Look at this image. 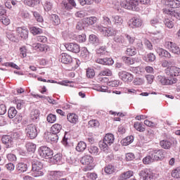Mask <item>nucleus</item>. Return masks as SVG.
Listing matches in <instances>:
<instances>
[{
  "label": "nucleus",
  "mask_w": 180,
  "mask_h": 180,
  "mask_svg": "<svg viewBox=\"0 0 180 180\" xmlns=\"http://www.w3.org/2000/svg\"><path fill=\"white\" fill-rule=\"evenodd\" d=\"M139 4L142 5H150L151 1L150 0H124L120 3V6L129 11H139Z\"/></svg>",
  "instance_id": "obj_1"
},
{
  "label": "nucleus",
  "mask_w": 180,
  "mask_h": 180,
  "mask_svg": "<svg viewBox=\"0 0 180 180\" xmlns=\"http://www.w3.org/2000/svg\"><path fill=\"white\" fill-rule=\"evenodd\" d=\"M115 142V136L112 134H107L103 140L100 141L98 146L102 151L108 153L109 151V146H112Z\"/></svg>",
  "instance_id": "obj_2"
},
{
  "label": "nucleus",
  "mask_w": 180,
  "mask_h": 180,
  "mask_svg": "<svg viewBox=\"0 0 180 180\" xmlns=\"http://www.w3.org/2000/svg\"><path fill=\"white\" fill-rule=\"evenodd\" d=\"M32 176L34 178H38V176H43L44 173L43 172V163L40 161H34L32 162Z\"/></svg>",
  "instance_id": "obj_3"
},
{
  "label": "nucleus",
  "mask_w": 180,
  "mask_h": 180,
  "mask_svg": "<svg viewBox=\"0 0 180 180\" xmlns=\"http://www.w3.org/2000/svg\"><path fill=\"white\" fill-rule=\"evenodd\" d=\"M81 164L86 165L84 167V171H91L94 169V158L91 155H84L80 160Z\"/></svg>",
  "instance_id": "obj_4"
},
{
  "label": "nucleus",
  "mask_w": 180,
  "mask_h": 180,
  "mask_svg": "<svg viewBox=\"0 0 180 180\" xmlns=\"http://www.w3.org/2000/svg\"><path fill=\"white\" fill-rule=\"evenodd\" d=\"M97 29L99 33H101V34L105 37H112V36H116V30L112 27H103L102 25H99L98 26Z\"/></svg>",
  "instance_id": "obj_5"
},
{
  "label": "nucleus",
  "mask_w": 180,
  "mask_h": 180,
  "mask_svg": "<svg viewBox=\"0 0 180 180\" xmlns=\"http://www.w3.org/2000/svg\"><path fill=\"white\" fill-rule=\"evenodd\" d=\"M156 82H158L161 85H174V84H176L178 79L175 77H165V76L158 75L156 77Z\"/></svg>",
  "instance_id": "obj_6"
},
{
  "label": "nucleus",
  "mask_w": 180,
  "mask_h": 180,
  "mask_svg": "<svg viewBox=\"0 0 180 180\" xmlns=\"http://www.w3.org/2000/svg\"><path fill=\"white\" fill-rule=\"evenodd\" d=\"M38 154L41 158L49 160L53 157V150L50 148L44 146L38 149Z\"/></svg>",
  "instance_id": "obj_7"
},
{
  "label": "nucleus",
  "mask_w": 180,
  "mask_h": 180,
  "mask_svg": "<svg viewBox=\"0 0 180 180\" xmlns=\"http://www.w3.org/2000/svg\"><path fill=\"white\" fill-rule=\"evenodd\" d=\"M149 154L152 155L154 161H161L163 158H165L167 152H165V150L163 149H155L150 150Z\"/></svg>",
  "instance_id": "obj_8"
},
{
  "label": "nucleus",
  "mask_w": 180,
  "mask_h": 180,
  "mask_svg": "<svg viewBox=\"0 0 180 180\" xmlns=\"http://www.w3.org/2000/svg\"><path fill=\"white\" fill-rule=\"evenodd\" d=\"M25 133L31 140L36 139L37 137V127L33 124H30L25 128Z\"/></svg>",
  "instance_id": "obj_9"
},
{
  "label": "nucleus",
  "mask_w": 180,
  "mask_h": 180,
  "mask_svg": "<svg viewBox=\"0 0 180 180\" xmlns=\"http://www.w3.org/2000/svg\"><path fill=\"white\" fill-rule=\"evenodd\" d=\"M165 49H167L171 53H173L174 54H180V49L176 44L169 41H165Z\"/></svg>",
  "instance_id": "obj_10"
},
{
  "label": "nucleus",
  "mask_w": 180,
  "mask_h": 180,
  "mask_svg": "<svg viewBox=\"0 0 180 180\" xmlns=\"http://www.w3.org/2000/svg\"><path fill=\"white\" fill-rule=\"evenodd\" d=\"M166 74L169 77V78H176L180 75V68L176 66H171L166 69Z\"/></svg>",
  "instance_id": "obj_11"
},
{
  "label": "nucleus",
  "mask_w": 180,
  "mask_h": 180,
  "mask_svg": "<svg viewBox=\"0 0 180 180\" xmlns=\"http://www.w3.org/2000/svg\"><path fill=\"white\" fill-rule=\"evenodd\" d=\"M163 12L165 15H169L172 18H176L180 20V11L174 8H164Z\"/></svg>",
  "instance_id": "obj_12"
},
{
  "label": "nucleus",
  "mask_w": 180,
  "mask_h": 180,
  "mask_svg": "<svg viewBox=\"0 0 180 180\" xmlns=\"http://www.w3.org/2000/svg\"><path fill=\"white\" fill-rule=\"evenodd\" d=\"M162 4L166 6H169L171 8L170 9L180 8L179 0H162Z\"/></svg>",
  "instance_id": "obj_13"
},
{
  "label": "nucleus",
  "mask_w": 180,
  "mask_h": 180,
  "mask_svg": "<svg viewBox=\"0 0 180 180\" xmlns=\"http://www.w3.org/2000/svg\"><path fill=\"white\" fill-rule=\"evenodd\" d=\"M120 79L124 81V82H131L134 79V76L131 73H129L126 71L120 72L118 74Z\"/></svg>",
  "instance_id": "obj_14"
},
{
  "label": "nucleus",
  "mask_w": 180,
  "mask_h": 180,
  "mask_svg": "<svg viewBox=\"0 0 180 180\" xmlns=\"http://www.w3.org/2000/svg\"><path fill=\"white\" fill-rule=\"evenodd\" d=\"M68 63L70 70H77L79 67V64H81L79 60L72 58L71 56H69Z\"/></svg>",
  "instance_id": "obj_15"
},
{
  "label": "nucleus",
  "mask_w": 180,
  "mask_h": 180,
  "mask_svg": "<svg viewBox=\"0 0 180 180\" xmlns=\"http://www.w3.org/2000/svg\"><path fill=\"white\" fill-rule=\"evenodd\" d=\"M32 47L37 51H40V52H46L50 50V47H49V45L44 44H39V43L33 44Z\"/></svg>",
  "instance_id": "obj_16"
},
{
  "label": "nucleus",
  "mask_w": 180,
  "mask_h": 180,
  "mask_svg": "<svg viewBox=\"0 0 180 180\" xmlns=\"http://www.w3.org/2000/svg\"><path fill=\"white\" fill-rule=\"evenodd\" d=\"M18 36L21 37V39H23L24 40H26L27 37H29V30H27L26 27H18L16 30Z\"/></svg>",
  "instance_id": "obj_17"
},
{
  "label": "nucleus",
  "mask_w": 180,
  "mask_h": 180,
  "mask_svg": "<svg viewBox=\"0 0 180 180\" xmlns=\"http://www.w3.org/2000/svg\"><path fill=\"white\" fill-rule=\"evenodd\" d=\"M139 175L143 179V180H151L153 178H154V176H153L150 171H148L147 169L141 171L139 173Z\"/></svg>",
  "instance_id": "obj_18"
},
{
  "label": "nucleus",
  "mask_w": 180,
  "mask_h": 180,
  "mask_svg": "<svg viewBox=\"0 0 180 180\" xmlns=\"http://www.w3.org/2000/svg\"><path fill=\"white\" fill-rule=\"evenodd\" d=\"M96 63L98 64H102L103 65H112L115 62L111 58H105L96 59Z\"/></svg>",
  "instance_id": "obj_19"
},
{
  "label": "nucleus",
  "mask_w": 180,
  "mask_h": 180,
  "mask_svg": "<svg viewBox=\"0 0 180 180\" xmlns=\"http://www.w3.org/2000/svg\"><path fill=\"white\" fill-rule=\"evenodd\" d=\"M155 51L160 56V57H165L166 58H171V53L168 52L167 50L157 47L155 48Z\"/></svg>",
  "instance_id": "obj_20"
},
{
  "label": "nucleus",
  "mask_w": 180,
  "mask_h": 180,
  "mask_svg": "<svg viewBox=\"0 0 180 180\" xmlns=\"http://www.w3.org/2000/svg\"><path fill=\"white\" fill-rule=\"evenodd\" d=\"M1 141L3 144H5L6 148H11L13 146V141H12V138L9 136H4Z\"/></svg>",
  "instance_id": "obj_21"
},
{
  "label": "nucleus",
  "mask_w": 180,
  "mask_h": 180,
  "mask_svg": "<svg viewBox=\"0 0 180 180\" xmlns=\"http://www.w3.org/2000/svg\"><path fill=\"white\" fill-rule=\"evenodd\" d=\"M111 22L115 26H122L123 25V18L120 15H112Z\"/></svg>",
  "instance_id": "obj_22"
},
{
  "label": "nucleus",
  "mask_w": 180,
  "mask_h": 180,
  "mask_svg": "<svg viewBox=\"0 0 180 180\" xmlns=\"http://www.w3.org/2000/svg\"><path fill=\"white\" fill-rule=\"evenodd\" d=\"M68 51H71L72 53H79L81 51V48L79 45L77 43H70L68 45Z\"/></svg>",
  "instance_id": "obj_23"
},
{
  "label": "nucleus",
  "mask_w": 180,
  "mask_h": 180,
  "mask_svg": "<svg viewBox=\"0 0 180 180\" xmlns=\"http://www.w3.org/2000/svg\"><path fill=\"white\" fill-rule=\"evenodd\" d=\"M46 139L52 143H57V141H58V135L54 132H47Z\"/></svg>",
  "instance_id": "obj_24"
},
{
  "label": "nucleus",
  "mask_w": 180,
  "mask_h": 180,
  "mask_svg": "<svg viewBox=\"0 0 180 180\" xmlns=\"http://www.w3.org/2000/svg\"><path fill=\"white\" fill-rule=\"evenodd\" d=\"M49 175H50L51 179H58V178H61L64 175V173L63 172L60 171H51L49 173Z\"/></svg>",
  "instance_id": "obj_25"
},
{
  "label": "nucleus",
  "mask_w": 180,
  "mask_h": 180,
  "mask_svg": "<svg viewBox=\"0 0 180 180\" xmlns=\"http://www.w3.org/2000/svg\"><path fill=\"white\" fill-rule=\"evenodd\" d=\"M160 146L165 150H169L171 148V146H172V143L168 139H164L160 141Z\"/></svg>",
  "instance_id": "obj_26"
},
{
  "label": "nucleus",
  "mask_w": 180,
  "mask_h": 180,
  "mask_svg": "<svg viewBox=\"0 0 180 180\" xmlns=\"http://www.w3.org/2000/svg\"><path fill=\"white\" fill-rule=\"evenodd\" d=\"M49 19L52 24L54 25V26H58V25H60L61 23V20H60V17L56 14H53L49 16Z\"/></svg>",
  "instance_id": "obj_27"
},
{
  "label": "nucleus",
  "mask_w": 180,
  "mask_h": 180,
  "mask_svg": "<svg viewBox=\"0 0 180 180\" xmlns=\"http://www.w3.org/2000/svg\"><path fill=\"white\" fill-rule=\"evenodd\" d=\"M96 17L85 18L83 19V23L91 26V25H95V23H96Z\"/></svg>",
  "instance_id": "obj_28"
},
{
  "label": "nucleus",
  "mask_w": 180,
  "mask_h": 180,
  "mask_svg": "<svg viewBox=\"0 0 180 180\" xmlns=\"http://www.w3.org/2000/svg\"><path fill=\"white\" fill-rule=\"evenodd\" d=\"M143 60L146 63H153V61H155V55L153 53H150L146 56L143 57Z\"/></svg>",
  "instance_id": "obj_29"
},
{
  "label": "nucleus",
  "mask_w": 180,
  "mask_h": 180,
  "mask_svg": "<svg viewBox=\"0 0 180 180\" xmlns=\"http://www.w3.org/2000/svg\"><path fill=\"white\" fill-rule=\"evenodd\" d=\"M16 169L18 171V172H26L27 171V165L20 162L16 165Z\"/></svg>",
  "instance_id": "obj_30"
},
{
  "label": "nucleus",
  "mask_w": 180,
  "mask_h": 180,
  "mask_svg": "<svg viewBox=\"0 0 180 180\" xmlns=\"http://www.w3.org/2000/svg\"><path fill=\"white\" fill-rule=\"evenodd\" d=\"M25 148L28 153H34L36 151V144L32 142H27L25 144Z\"/></svg>",
  "instance_id": "obj_31"
},
{
  "label": "nucleus",
  "mask_w": 180,
  "mask_h": 180,
  "mask_svg": "<svg viewBox=\"0 0 180 180\" xmlns=\"http://www.w3.org/2000/svg\"><path fill=\"white\" fill-rule=\"evenodd\" d=\"M63 127L60 124H54L51 127V132L54 133L55 134H58L60 131H61V129Z\"/></svg>",
  "instance_id": "obj_32"
},
{
  "label": "nucleus",
  "mask_w": 180,
  "mask_h": 180,
  "mask_svg": "<svg viewBox=\"0 0 180 180\" xmlns=\"http://www.w3.org/2000/svg\"><path fill=\"white\" fill-rule=\"evenodd\" d=\"M134 127L137 130V131L143 132L146 131V128L144 127V125H143V123L136 122L134 124Z\"/></svg>",
  "instance_id": "obj_33"
},
{
  "label": "nucleus",
  "mask_w": 180,
  "mask_h": 180,
  "mask_svg": "<svg viewBox=\"0 0 180 180\" xmlns=\"http://www.w3.org/2000/svg\"><path fill=\"white\" fill-rule=\"evenodd\" d=\"M89 42L91 43V44H94V46H98V44H99V38L95 34L89 35Z\"/></svg>",
  "instance_id": "obj_34"
},
{
  "label": "nucleus",
  "mask_w": 180,
  "mask_h": 180,
  "mask_svg": "<svg viewBox=\"0 0 180 180\" xmlns=\"http://www.w3.org/2000/svg\"><path fill=\"white\" fill-rule=\"evenodd\" d=\"M86 148V143L84 141H80L77 143V146H76L77 151H79V153H81L82 151H84Z\"/></svg>",
  "instance_id": "obj_35"
},
{
  "label": "nucleus",
  "mask_w": 180,
  "mask_h": 180,
  "mask_svg": "<svg viewBox=\"0 0 180 180\" xmlns=\"http://www.w3.org/2000/svg\"><path fill=\"white\" fill-rule=\"evenodd\" d=\"M104 170L105 174H108V175L114 174V172H116V169L115 168V166L112 165H108L107 167H105Z\"/></svg>",
  "instance_id": "obj_36"
},
{
  "label": "nucleus",
  "mask_w": 180,
  "mask_h": 180,
  "mask_svg": "<svg viewBox=\"0 0 180 180\" xmlns=\"http://www.w3.org/2000/svg\"><path fill=\"white\" fill-rule=\"evenodd\" d=\"M131 23L134 27H140L141 26V20L140 18H134L131 20Z\"/></svg>",
  "instance_id": "obj_37"
},
{
  "label": "nucleus",
  "mask_w": 180,
  "mask_h": 180,
  "mask_svg": "<svg viewBox=\"0 0 180 180\" xmlns=\"http://www.w3.org/2000/svg\"><path fill=\"white\" fill-rule=\"evenodd\" d=\"M61 158H63L61 154L58 153L55 155L53 157H51V161H53V164H60V162H61Z\"/></svg>",
  "instance_id": "obj_38"
},
{
  "label": "nucleus",
  "mask_w": 180,
  "mask_h": 180,
  "mask_svg": "<svg viewBox=\"0 0 180 180\" xmlns=\"http://www.w3.org/2000/svg\"><path fill=\"white\" fill-rule=\"evenodd\" d=\"M8 115L10 119H13V117H15L16 115H18V111L16 110V108H15L14 107H11L8 109Z\"/></svg>",
  "instance_id": "obj_39"
},
{
  "label": "nucleus",
  "mask_w": 180,
  "mask_h": 180,
  "mask_svg": "<svg viewBox=\"0 0 180 180\" xmlns=\"http://www.w3.org/2000/svg\"><path fill=\"white\" fill-rule=\"evenodd\" d=\"M96 53L100 54V56H108L109 52L106 50V46H101L96 50Z\"/></svg>",
  "instance_id": "obj_40"
},
{
  "label": "nucleus",
  "mask_w": 180,
  "mask_h": 180,
  "mask_svg": "<svg viewBox=\"0 0 180 180\" xmlns=\"http://www.w3.org/2000/svg\"><path fill=\"white\" fill-rule=\"evenodd\" d=\"M122 141L123 146H129V144H131L132 141H134V136H127Z\"/></svg>",
  "instance_id": "obj_41"
},
{
  "label": "nucleus",
  "mask_w": 180,
  "mask_h": 180,
  "mask_svg": "<svg viewBox=\"0 0 180 180\" xmlns=\"http://www.w3.org/2000/svg\"><path fill=\"white\" fill-rule=\"evenodd\" d=\"M112 71L110 69H104L101 70L98 75V77H111Z\"/></svg>",
  "instance_id": "obj_42"
},
{
  "label": "nucleus",
  "mask_w": 180,
  "mask_h": 180,
  "mask_svg": "<svg viewBox=\"0 0 180 180\" xmlns=\"http://www.w3.org/2000/svg\"><path fill=\"white\" fill-rule=\"evenodd\" d=\"M133 176V172L132 171H128L127 172L123 173L120 177V180H124V179H129V178H131Z\"/></svg>",
  "instance_id": "obj_43"
},
{
  "label": "nucleus",
  "mask_w": 180,
  "mask_h": 180,
  "mask_svg": "<svg viewBox=\"0 0 180 180\" xmlns=\"http://www.w3.org/2000/svg\"><path fill=\"white\" fill-rule=\"evenodd\" d=\"M143 164L148 165V164H151V162H154V159L153 158V155L150 154L149 155H147L143 159Z\"/></svg>",
  "instance_id": "obj_44"
},
{
  "label": "nucleus",
  "mask_w": 180,
  "mask_h": 180,
  "mask_svg": "<svg viewBox=\"0 0 180 180\" xmlns=\"http://www.w3.org/2000/svg\"><path fill=\"white\" fill-rule=\"evenodd\" d=\"M146 141H151L154 139V131L152 129H149L146 133Z\"/></svg>",
  "instance_id": "obj_45"
},
{
  "label": "nucleus",
  "mask_w": 180,
  "mask_h": 180,
  "mask_svg": "<svg viewBox=\"0 0 180 180\" xmlns=\"http://www.w3.org/2000/svg\"><path fill=\"white\" fill-rule=\"evenodd\" d=\"M69 122L75 124L78 122V115L75 113H71L69 115Z\"/></svg>",
  "instance_id": "obj_46"
},
{
  "label": "nucleus",
  "mask_w": 180,
  "mask_h": 180,
  "mask_svg": "<svg viewBox=\"0 0 180 180\" xmlns=\"http://www.w3.org/2000/svg\"><path fill=\"white\" fill-rule=\"evenodd\" d=\"M122 61H124L125 64H127V65H133V64L134 63V60H133V58H131V57L127 56H123Z\"/></svg>",
  "instance_id": "obj_47"
},
{
  "label": "nucleus",
  "mask_w": 180,
  "mask_h": 180,
  "mask_svg": "<svg viewBox=\"0 0 180 180\" xmlns=\"http://www.w3.org/2000/svg\"><path fill=\"white\" fill-rule=\"evenodd\" d=\"M109 88L106 86H98L96 87V91H98V92H108V94H110V90H108Z\"/></svg>",
  "instance_id": "obj_48"
},
{
  "label": "nucleus",
  "mask_w": 180,
  "mask_h": 180,
  "mask_svg": "<svg viewBox=\"0 0 180 180\" xmlns=\"http://www.w3.org/2000/svg\"><path fill=\"white\" fill-rule=\"evenodd\" d=\"M89 153H90V154H92L93 155H98L99 153V148H98L95 146H91L89 148Z\"/></svg>",
  "instance_id": "obj_49"
},
{
  "label": "nucleus",
  "mask_w": 180,
  "mask_h": 180,
  "mask_svg": "<svg viewBox=\"0 0 180 180\" xmlns=\"http://www.w3.org/2000/svg\"><path fill=\"white\" fill-rule=\"evenodd\" d=\"M46 120L49 123H54L57 120V116L54 114H49L46 117Z\"/></svg>",
  "instance_id": "obj_50"
},
{
  "label": "nucleus",
  "mask_w": 180,
  "mask_h": 180,
  "mask_svg": "<svg viewBox=\"0 0 180 180\" xmlns=\"http://www.w3.org/2000/svg\"><path fill=\"white\" fill-rule=\"evenodd\" d=\"M62 109H63V110H61V109H57V110H56V112H57L58 115H60V116H65V115H67V113H68V111L67 110L68 109V105H67V108L63 107Z\"/></svg>",
  "instance_id": "obj_51"
},
{
  "label": "nucleus",
  "mask_w": 180,
  "mask_h": 180,
  "mask_svg": "<svg viewBox=\"0 0 180 180\" xmlns=\"http://www.w3.org/2000/svg\"><path fill=\"white\" fill-rule=\"evenodd\" d=\"M0 22L3 23V25H5L6 26H8L11 23V20L8 17H6L4 14V15L1 16L0 18Z\"/></svg>",
  "instance_id": "obj_52"
},
{
  "label": "nucleus",
  "mask_w": 180,
  "mask_h": 180,
  "mask_svg": "<svg viewBox=\"0 0 180 180\" xmlns=\"http://www.w3.org/2000/svg\"><path fill=\"white\" fill-rule=\"evenodd\" d=\"M31 32L32 34L36 35V34H41L43 33V30L40 28H37L36 27H32L30 28Z\"/></svg>",
  "instance_id": "obj_53"
},
{
  "label": "nucleus",
  "mask_w": 180,
  "mask_h": 180,
  "mask_svg": "<svg viewBox=\"0 0 180 180\" xmlns=\"http://www.w3.org/2000/svg\"><path fill=\"white\" fill-rule=\"evenodd\" d=\"M44 8L46 12H50V11L53 8V4L50 1H46L44 4Z\"/></svg>",
  "instance_id": "obj_54"
},
{
  "label": "nucleus",
  "mask_w": 180,
  "mask_h": 180,
  "mask_svg": "<svg viewBox=\"0 0 180 180\" xmlns=\"http://www.w3.org/2000/svg\"><path fill=\"white\" fill-rule=\"evenodd\" d=\"M127 54L131 56H136L137 54V51L134 47L128 48L127 49Z\"/></svg>",
  "instance_id": "obj_55"
},
{
  "label": "nucleus",
  "mask_w": 180,
  "mask_h": 180,
  "mask_svg": "<svg viewBox=\"0 0 180 180\" xmlns=\"http://www.w3.org/2000/svg\"><path fill=\"white\" fill-rule=\"evenodd\" d=\"M120 84V81L119 80H112L108 83V86H112V88H117Z\"/></svg>",
  "instance_id": "obj_56"
},
{
  "label": "nucleus",
  "mask_w": 180,
  "mask_h": 180,
  "mask_svg": "<svg viewBox=\"0 0 180 180\" xmlns=\"http://www.w3.org/2000/svg\"><path fill=\"white\" fill-rule=\"evenodd\" d=\"M89 127H99V122L96 120H91L89 122Z\"/></svg>",
  "instance_id": "obj_57"
},
{
  "label": "nucleus",
  "mask_w": 180,
  "mask_h": 180,
  "mask_svg": "<svg viewBox=\"0 0 180 180\" xmlns=\"http://www.w3.org/2000/svg\"><path fill=\"white\" fill-rule=\"evenodd\" d=\"M80 56L81 57H83V58H86V57L89 56L88 49L85 47L82 48Z\"/></svg>",
  "instance_id": "obj_58"
},
{
  "label": "nucleus",
  "mask_w": 180,
  "mask_h": 180,
  "mask_svg": "<svg viewBox=\"0 0 180 180\" xmlns=\"http://www.w3.org/2000/svg\"><path fill=\"white\" fill-rule=\"evenodd\" d=\"M31 118L34 120V119H39V116H40V112H39L38 110H34L31 112Z\"/></svg>",
  "instance_id": "obj_59"
},
{
  "label": "nucleus",
  "mask_w": 180,
  "mask_h": 180,
  "mask_svg": "<svg viewBox=\"0 0 180 180\" xmlns=\"http://www.w3.org/2000/svg\"><path fill=\"white\" fill-rule=\"evenodd\" d=\"M39 3H40V0H27L25 1L26 5H27L28 6H34L36 4H39Z\"/></svg>",
  "instance_id": "obj_60"
},
{
  "label": "nucleus",
  "mask_w": 180,
  "mask_h": 180,
  "mask_svg": "<svg viewBox=\"0 0 180 180\" xmlns=\"http://www.w3.org/2000/svg\"><path fill=\"white\" fill-rule=\"evenodd\" d=\"M86 77L87 78H94L95 77V70L94 69H87Z\"/></svg>",
  "instance_id": "obj_61"
},
{
  "label": "nucleus",
  "mask_w": 180,
  "mask_h": 180,
  "mask_svg": "<svg viewBox=\"0 0 180 180\" xmlns=\"http://www.w3.org/2000/svg\"><path fill=\"white\" fill-rule=\"evenodd\" d=\"M164 23L167 27H169V29H172V27H174V21L169 19H166Z\"/></svg>",
  "instance_id": "obj_62"
},
{
  "label": "nucleus",
  "mask_w": 180,
  "mask_h": 180,
  "mask_svg": "<svg viewBox=\"0 0 180 180\" xmlns=\"http://www.w3.org/2000/svg\"><path fill=\"white\" fill-rule=\"evenodd\" d=\"M172 176L173 178H180V168H176L172 172Z\"/></svg>",
  "instance_id": "obj_63"
},
{
  "label": "nucleus",
  "mask_w": 180,
  "mask_h": 180,
  "mask_svg": "<svg viewBox=\"0 0 180 180\" xmlns=\"http://www.w3.org/2000/svg\"><path fill=\"white\" fill-rule=\"evenodd\" d=\"M35 39L37 41H39L40 43H47V38L46 36H37Z\"/></svg>",
  "instance_id": "obj_64"
}]
</instances>
